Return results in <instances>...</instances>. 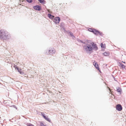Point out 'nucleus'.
I'll return each mask as SVG.
<instances>
[{"label":"nucleus","instance_id":"obj_1","mask_svg":"<svg viewBox=\"0 0 126 126\" xmlns=\"http://www.w3.org/2000/svg\"><path fill=\"white\" fill-rule=\"evenodd\" d=\"M85 44L83 47L87 53L90 54L93 52V50L96 51L98 49L97 44L94 42H92L89 44L86 43Z\"/></svg>","mask_w":126,"mask_h":126},{"label":"nucleus","instance_id":"obj_2","mask_svg":"<svg viewBox=\"0 0 126 126\" xmlns=\"http://www.w3.org/2000/svg\"><path fill=\"white\" fill-rule=\"evenodd\" d=\"M11 37L9 33L5 30H0V39L4 40H7Z\"/></svg>","mask_w":126,"mask_h":126},{"label":"nucleus","instance_id":"obj_3","mask_svg":"<svg viewBox=\"0 0 126 126\" xmlns=\"http://www.w3.org/2000/svg\"><path fill=\"white\" fill-rule=\"evenodd\" d=\"M39 114L40 115H41L46 120L50 123L52 124H53L50 119L43 112H39Z\"/></svg>","mask_w":126,"mask_h":126},{"label":"nucleus","instance_id":"obj_4","mask_svg":"<svg viewBox=\"0 0 126 126\" xmlns=\"http://www.w3.org/2000/svg\"><path fill=\"white\" fill-rule=\"evenodd\" d=\"M92 33L96 36L99 35L101 36H103L104 35L102 32L95 29H94V31H92Z\"/></svg>","mask_w":126,"mask_h":126},{"label":"nucleus","instance_id":"obj_5","mask_svg":"<svg viewBox=\"0 0 126 126\" xmlns=\"http://www.w3.org/2000/svg\"><path fill=\"white\" fill-rule=\"evenodd\" d=\"M14 67L15 68V70H17V71L20 74L22 75L24 74V72L22 71L21 69L20 68L17 66V65L14 64Z\"/></svg>","mask_w":126,"mask_h":126},{"label":"nucleus","instance_id":"obj_6","mask_svg":"<svg viewBox=\"0 0 126 126\" xmlns=\"http://www.w3.org/2000/svg\"><path fill=\"white\" fill-rule=\"evenodd\" d=\"M61 20L59 16H56L54 18L53 21L56 24H58Z\"/></svg>","mask_w":126,"mask_h":126},{"label":"nucleus","instance_id":"obj_7","mask_svg":"<svg viewBox=\"0 0 126 126\" xmlns=\"http://www.w3.org/2000/svg\"><path fill=\"white\" fill-rule=\"evenodd\" d=\"M33 8L35 10L38 11H40L42 9L41 7L39 5H36L33 6Z\"/></svg>","mask_w":126,"mask_h":126},{"label":"nucleus","instance_id":"obj_8","mask_svg":"<svg viewBox=\"0 0 126 126\" xmlns=\"http://www.w3.org/2000/svg\"><path fill=\"white\" fill-rule=\"evenodd\" d=\"M116 108L117 110L120 111L122 110L123 108L120 104H118L116 106Z\"/></svg>","mask_w":126,"mask_h":126},{"label":"nucleus","instance_id":"obj_9","mask_svg":"<svg viewBox=\"0 0 126 126\" xmlns=\"http://www.w3.org/2000/svg\"><path fill=\"white\" fill-rule=\"evenodd\" d=\"M54 53L53 49H52L51 50V49H49L48 50H47L46 52V53L47 55L52 54L53 53Z\"/></svg>","mask_w":126,"mask_h":126},{"label":"nucleus","instance_id":"obj_10","mask_svg":"<svg viewBox=\"0 0 126 126\" xmlns=\"http://www.w3.org/2000/svg\"><path fill=\"white\" fill-rule=\"evenodd\" d=\"M101 47L102 49V50H104L106 48V47L105 44H103L102 43H101L100 44Z\"/></svg>","mask_w":126,"mask_h":126},{"label":"nucleus","instance_id":"obj_11","mask_svg":"<svg viewBox=\"0 0 126 126\" xmlns=\"http://www.w3.org/2000/svg\"><path fill=\"white\" fill-rule=\"evenodd\" d=\"M117 91L119 93V94H121L122 92V89L119 87L117 88Z\"/></svg>","mask_w":126,"mask_h":126},{"label":"nucleus","instance_id":"obj_12","mask_svg":"<svg viewBox=\"0 0 126 126\" xmlns=\"http://www.w3.org/2000/svg\"><path fill=\"white\" fill-rule=\"evenodd\" d=\"M93 64L96 68H96L97 67H99V66L97 63L95 61H94V62L93 63Z\"/></svg>","mask_w":126,"mask_h":126},{"label":"nucleus","instance_id":"obj_13","mask_svg":"<svg viewBox=\"0 0 126 126\" xmlns=\"http://www.w3.org/2000/svg\"><path fill=\"white\" fill-rule=\"evenodd\" d=\"M47 17L50 19H52L54 18V16L51 14L50 13H48L47 15Z\"/></svg>","mask_w":126,"mask_h":126},{"label":"nucleus","instance_id":"obj_14","mask_svg":"<svg viewBox=\"0 0 126 126\" xmlns=\"http://www.w3.org/2000/svg\"><path fill=\"white\" fill-rule=\"evenodd\" d=\"M119 63L120 64V65H119V66L120 67H121L122 69H125V66L124 65L120 62Z\"/></svg>","mask_w":126,"mask_h":126},{"label":"nucleus","instance_id":"obj_15","mask_svg":"<svg viewBox=\"0 0 126 126\" xmlns=\"http://www.w3.org/2000/svg\"><path fill=\"white\" fill-rule=\"evenodd\" d=\"M103 55L105 56H108L110 55V53L109 52H105L102 53Z\"/></svg>","mask_w":126,"mask_h":126},{"label":"nucleus","instance_id":"obj_16","mask_svg":"<svg viewBox=\"0 0 126 126\" xmlns=\"http://www.w3.org/2000/svg\"><path fill=\"white\" fill-rule=\"evenodd\" d=\"M40 3L44 4L46 3V1L45 0H38Z\"/></svg>","mask_w":126,"mask_h":126},{"label":"nucleus","instance_id":"obj_17","mask_svg":"<svg viewBox=\"0 0 126 126\" xmlns=\"http://www.w3.org/2000/svg\"><path fill=\"white\" fill-rule=\"evenodd\" d=\"M77 40L80 43H82L84 44H86V42H84L83 41L80 40L78 38H77Z\"/></svg>","mask_w":126,"mask_h":126},{"label":"nucleus","instance_id":"obj_18","mask_svg":"<svg viewBox=\"0 0 126 126\" xmlns=\"http://www.w3.org/2000/svg\"><path fill=\"white\" fill-rule=\"evenodd\" d=\"M65 24L63 22H61L60 24V27L62 29V28L64 27Z\"/></svg>","mask_w":126,"mask_h":126},{"label":"nucleus","instance_id":"obj_19","mask_svg":"<svg viewBox=\"0 0 126 126\" xmlns=\"http://www.w3.org/2000/svg\"><path fill=\"white\" fill-rule=\"evenodd\" d=\"M26 1L29 3H31L33 2V3H35V0L34 1L33 0H26Z\"/></svg>","mask_w":126,"mask_h":126},{"label":"nucleus","instance_id":"obj_20","mask_svg":"<svg viewBox=\"0 0 126 126\" xmlns=\"http://www.w3.org/2000/svg\"><path fill=\"white\" fill-rule=\"evenodd\" d=\"M87 29L88 31L90 32H91L92 33V31H94V28H87Z\"/></svg>","mask_w":126,"mask_h":126},{"label":"nucleus","instance_id":"obj_21","mask_svg":"<svg viewBox=\"0 0 126 126\" xmlns=\"http://www.w3.org/2000/svg\"><path fill=\"white\" fill-rule=\"evenodd\" d=\"M69 34L70 37H72L73 39H74V38H75V37L73 35V33H72L71 32Z\"/></svg>","mask_w":126,"mask_h":126},{"label":"nucleus","instance_id":"obj_22","mask_svg":"<svg viewBox=\"0 0 126 126\" xmlns=\"http://www.w3.org/2000/svg\"><path fill=\"white\" fill-rule=\"evenodd\" d=\"M40 126H46V125H45L43 124V122L41 121L40 123Z\"/></svg>","mask_w":126,"mask_h":126},{"label":"nucleus","instance_id":"obj_23","mask_svg":"<svg viewBox=\"0 0 126 126\" xmlns=\"http://www.w3.org/2000/svg\"><path fill=\"white\" fill-rule=\"evenodd\" d=\"M26 125L27 126H34V125H32V124L30 123H27L26 124Z\"/></svg>","mask_w":126,"mask_h":126},{"label":"nucleus","instance_id":"obj_24","mask_svg":"<svg viewBox=\"0 0 126 126\" xmlns=\"http://www.w3.org/2000/svg\"><path fill=\"white\" fill-rule=\"evenodd\" d=\"M9 106L10 107H13V108L16 109V110H17V107H16L15 105H12L11 106Z\"/></svg>","mask_w":126,"mask_h":126},{"label":"nucleus","instance_id":"obj_25","mask_svg":"<svg viewBox=\"0 0 126 126\" xmlns=\"http://www.w3.org/2000/svg\"><path fill=\"white\" fill-rule=\"evenodd\" d=\"M96 69L97 70H98L100 73H102V72L101 71L100 69V68H99V67H97V68H96Z\"/></svg>","mask_w":126,"mask_h":126},{"label":"nucleus","instance_id":"obj_26","mask_svg":"<svg viewBox=\"0 0 126 126\" xmlns=\"http://www.w3.org/2000/svg\"><path fill=\"white\" fill-rule=\"evenodd\" d=\"M112 76L113 77V79L114 80L117 81V80H116V79L115 78V77H114V76H113V75H112Z\"/></svg>","mask_w":126,"mask_h":126},{"label":"nucleus","instance_id":"obj_27","mask_svg":"<svg viewBox=\"0 0 126 126\" xmlns=\"http://www.w3.org/2000/svg\"><path fill=\"white\" fill-rule=\"evenodd\" d=\"M62 28L63 29V30L64 31V32H66L67 31L66 30H65V28H64V27L62 28Z\"/></svg>","mask_w":126,"mask_h":126},{"label":"nucleus","instance_id":"obj_28","mask_svg":"<svg viewBox=\"0 0 126 126\" xmlns=\"http://www.w3.org/2000/svg\"><path fill=\"white\" fill-rule=\"evenodd\" d=\"M62 28L63 29V30L64 31V32H66L67 31L66 30H65V28H64V27L62 28Z\"/></svg>","mask_w":126,"mask_h":126},{"label":"nucleus","instance_id":"obj_29","mask_svg":"<svg viewBox=\"0 0 126 126\" xmlns=\"http://www.w3.org/2000/svg\"><path fill=\"white\" fill-rule=\"evenodd\" d=\"M62 28L63 29V30L64 31V32H66L67 31L66 30H65V28H64V27L62 28Z\"/></svg>","mask_w":126,"mask_h":126},{"label":"nucleus","instance_id":"obj_30","mask_svg":"<svg viewBox=\"0 0 126 126\" xmlns=\"http://www.w3.org/2000/svg\"><path fill=\"white\" fill-rule=\"evenodd\" d=\"M90 41V40H86L85 41V42H87L88 43H88H89V41Z\"/></svg>","mask_w":126,"mask_h":126},{"label":"nucleus","instance_id":"obj_31","mask_svg":"<svg viewBox=\"0 0 126 126\" xmlns=\"http://www.w3.org/2000/svg\"><path fill=\"white\" fill-rule=\"evenodd\" d=\"M71 32L69 30H67L66 31V32L70 34V33Z\"/></svg>","mask_w":126,"mask_h":126},{"label":"nucleus","instance_id":"obj_32","mask_svg":"<svg viewBox=\"0 0 126 126\" xmlns=\"http://www.w3.org/2000/svg\"><path fill=\"white\" fill-rule=\"evenodd\" d=\"M122 62L123 63H126V62H123V61H122Z\"/></svg>","mask_w":126,"mask_h":126},{"label":"nucleus","instance_id":"obj_33","mask_svg":"<svg viewBox=\"0 0 126 126\" xmlns=\"http://www.w3.org/2000/svg\"><path fill=\"white\" fill-rule=\"evenodd\" d=\"M107 64H106V66H107Z\"/></svg>","mask_w":126,"mask_h":126}]
</instances>
